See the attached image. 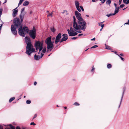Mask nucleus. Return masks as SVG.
I'll use <instances>...</instances> for the list:
<instances>
[{"label": "nucleus", "mask_w": 129, "mask_h": 129, "mask_svg": "<svg viewBox=\"0 0 129 129\" xmlns=\"http://www.w3.org/2000/svg\"><path fill=\"white\" fill-rule=\"evenodd\" d=\"M78 21V22L73 23V28L71 27L70 29H68L67 31L69 34V36H74L77 34V33L75 32L76 31L79 33H81V31H77L78 30H82L85 31L86 28V22Z\"/></svg>", "instance_id": "obj_1"}, {"label": "nucleus", "mask_w": 129, "mask_h": 129, "mask_svg": "<svg viewBox=\"0 0 129 129\" xmlns=\"http://www.w3.org/2000/svg\"><path fill=\"white\" fill-rule=\"evenodd\" d=\"M22 22L21 20L20 21V19L17 18H16L13 20V23L14 25H15L17 27L19 28L18 31L19 35L24 37L26 33H28L29 29L26 26L22 27Z\"/></svg>", "instance_id": "obj_2"}, {"label": "nucleus", "mask_w": 129, "mask_h": 129, "mask_svg": "<svg viewBox=\"0 0 129 129\" xmlns=\"http://www.w3.org/2000/svg\"><path fill=\"white\" fill-rule=\"evenodd\" d=\"M25 41L27 45L26 47V53L28 55L35 52V49L33 48L31 41L29 38L26 37L25 38Z\"/></svg>", "instance_id": "obj_3"}, {"label": "nucleus", "mask_w": 129, "mask_h": 129, "mask_svg": "<svg viewBox=\"0 0 129 129\" xmlns=\"http://www.w3.org/2000/svg\"><path fill=\"white\" fill-rule=\"evenodd\" d=\"M51 37L50 36L47 38L45 41V43L47 45L48 49L47 51H48L50 49V50H51L53 48V43L54 42H53L52 43L51 42Z\"/></svg>", "instance_id": "obj_4"}, {"label": "nucleus", "mask_w": 129, "mask_h": 129, "mask_svg": "<svg viewBox=\"0 0 129 129\" xmlns=\"http://www.w3.org/2000/svg\"><path fill=\"white\" fill-rule=\"evenodd\" d=\"M43 42L42 41H36V42L35 45L36 47V49L37 50H39V52L38 54L40 53V51L42 50L43 48Z\"/></svg>", "instance_id": "obj_5"}, {"label": "nucleus", "mask_w": 129, "mask_h": 129, "mask_svg": "<svg viewBox=\"0 0 129 129\" xmlns=\"http://www.w3.org/2000/svg\"><path fill=\"white\" fill-rule=\"evenodd\" d=\"M75 14L78 20V21H79L80 22L81 21L84 22H86L83 19L81 14L78 11H76L75 12Z\"/></svg>", "instance_id": "obj_6"}, {"label": "nucleus", "mask_w": 129, "mask_h": 129, "mask_svg": "<svg viewBox=\"0 0 129 129\" xmlns=\"http://www.w3.org/2000/svg\"><path fill=\"white\" fill-rule=\"evenodd\" d=\"M11 28L13 34L15 35H16L17 33L15 25L13 24L11 25Z\"/></svg>", "instance_id": "obj_7"}, {"label": "nucleus", "mask_w": 129, "mask_h": 129, "mask_svg": "<svg viewBox=\"0 0 129 129\" xmlns=\"http://www.w3.org/2000/svg\"><path fill=\"white\" fill-rule=\"evenodd\" d=\"M61 34L60 33L55 38V44H57L59 42H60V41L61 40L60 39L61 37Z\"/></svg>", "instance_id": "obj_8"}, {"label": "nucleus", "mask_w": 129, "mask_h": 129, "mask_svg": "<svg viewBox=\"0 0 129 129\" xmlns=\"http://www.w3.org/2000/svg\"><path fill=\"white\" fill-rule=\"evenodd\" d=\"M29 34L31 38L34 39L35 38L36 35V32L35 31H33V30H30Z\"/></svg>", "instance_id": "obj_9"}, {"label": "nucleus", "mask_w": 129, "mask_h": 129, "mask_svg": "<svg viewBox=\"0 0 129 129\" xmlns=\"http://www.w3.org/2000/svg\"><path fill=\"white\" fill-rule=\"evenodd\" d=\"M63 37L60 41V43H61L63 41H66L68 39V35L66 34H64L63 35Z\"/></svg>", "instance_id": "obj_10"}, {"label": "nucleus", "mask_w": 129, "mask_h": 129, "mask_svg": "<svg viewBox=\"0 0 129 129\" xmlns=\"http://www.w3.org/2000/svg\"><path fill=\"white\" fill-rule=\"evenodd\" d=\"M43 55L44 54L42 53H41V54L40 56L39 55H38L36 54L34 55L35 59L36 60H38L39 59L43 57Z\"/></svg>", "instance_id": "obj_11"}, {"label": "nucleus", "mask_w": 129, "mask_h": 129, "mask_svg": "<svg viewBox=\"0 0 129 129\" xmlns=\"http://www.w3.org/2000/svg\"><path fill=\"white\" fill-rule=\"evenodd\" d=\"M75 5L77 10L79 12H80L81 10L80 8L79 4L78 2L76 1L75 2Z\"/></svg>", "instance_id": "obj_12"}, {"label": "nucleus", "mask_w": 129, "mask_h": 129, "mask_svg": "<svg viewBox=\"0 0 129 129\" xmlns=\"http://www.w3.org/2000/svg\"><path fill=\"white\" fill-rule=\"evenodd\" d=\"M18 7L14 9L13 12L12 16L13 17H15L17 15L18 13V10L16 9Z\"/></svg>", "instance_id": "obj_13"}, {"label": "nucleus", "mask_w": 129, "mask_h": 129, "mask_svg": "<svg viewBox=\"0 0 129 129\" xmlns=\"http://www.w3.org/2000/svg\"><path fill=\"white\" fill-rule=\"evenodd\" d=\"M25 14L24 12H21V14L20 15V17L22 21H23Z\"/></svg>", "instance_id": "obj_14"}, {"label": "nucleus", "mask_w": 129, "mask_h": 129, "mask_svg": "<svg viewBox=\"0 0 129 129\" xmlns=\"http://www.w3.org/2000/svg\"><path fill=\"white\" fill-rule=\"evenodd\" d=\"M125 89H126V88H125V87H124L123 88V92H122V96H121V101H120V105L119 106V107H120V105L121 104V102L122 101L123 98V95L124 94V92L125 91Z\"/></svg>", "instance_id": "obj_15"}, {"label": "nucleus", "mask_w": 129, "mask_h": 129, "mask_svg": "<svg viewBox=\"0 0 129 129\" xmlns=\"http://www.w3.org/2000/svg\"><path fill=\"white\" fill-rule=\"evenodd\" d=\"M119 11V7H116V8H115V9L114 12V13H113V15H115L116 14L118 13Z\"/></svg>", "instance_id": "obj_16"}, {"label": "nucleus", "mask_w": 129, "mask_h": 129, "mask_svg": "<svg viewBox=\"0 0 129 129\" xmlns=\"http://www.w3.org/2000/svg\"><path fill=\"white\" fill-rule=\"evenodd\" d=\"M29 4V2L27 1H25L23 4V5L24 6H26Z\"/></svg>", "instance_id": "obj_17"}, {"label": "nucleus", "mask_w": 129, "mask_h": 129, "mask_svg": "<svg viewBox=\"0 0 129 129\" xmlns=\"http://www.w3.org/2000/svg\"><path fill=\"white\" fill-rule=\"evenodd\" d=\"M123 1L124 4H128L129 3V0H123Z\"/></svg>", "instance_id": "obj_18"}, {"label": "nucleus", "mask_w": 129, "mask_h": 129, "mask_svg": "<svg viewBox=\"0 0 129 129\" xmlns=\"http://www.w3.org/2000/svg\"><path fill=\"white\" fill-rule=\"evenodd\" d=\"M112 67V65L111 64L109 63L108 64L107 66V67L108 69H110Z\"/></svg>", "instance_id": "obj_19"}, {"label": "nucleus", "mask_w": 129, "mask_h": 129, "mask_svg": "<svg viewBox=\"0 0 129 129\" xmlns=\"http://www.w3.org/2000/svg\"><path fill=\"white\" fill-rule=\"evenodd\" d=\"M24 0H20L18 4V7L20 5H21L23 1H24Z\"/></svg>", "instance_id": "obj_20"}, {"label": "nucleus", "mask_w": 129, "mask_h": 129, "mask_svg": "<svg viewBox=\"0 0 129 129\" xmlns=\"http://www.w3.org/2000/svg\"><path fill=\"white\" fill-rule=\"evenodd\" d=\"M15 99V98L14 97H12L11 98L9 101V102L10 103H11V102H12V101L14 100Z\"/></svg>", "instance_id": "obj_21"}, {"label": "nucleus", "mask_w": 129, "mask_h": 129, "mask_svg": "<svg viewBox=\"0 0 129 129\" xmlns=\"http://www.w3.org/2000/svg\"><path fill=\"white\" fill-rule=\"evenodd\" d=\"M111 3V1L110 0H108L106 2L107 4L110 5Z\"/></svg>", "instance_id": "obj_22"}, {"label": "nucleus", "mask_w": 129, "mask_h": 129, "mask_svg": "<svg viewBox=\"0 0 129 129\" xmlns=\"http://www.w3.org/2000/svg\"><path fill=\"white\" fill-rule=\"evenodd\" d=\"M51 30L52 32H53L55 31V29L54 27H52L51 28Z\"/></svg>", "instance_id": "obj_23"}, {"label": "nucleus", "mask_w": 129, "mask_h": 129, "mask_svg": "<svg viewBox=\"0 0 129 129\" xmlns=\"http://www.w3.org/2000/svg\"><path fill=\"white\" fill-rule=\"evenodd\" d=\"M53 11H52V12H51V13H48V15H47V16H51V17H52V14H53Z\"/></svg>", "instance_id": "obj_24"}, {"label": "nucleus", "mask_w": 129, "mask_h": 129, "mask_svg": "<svg viewBox=\"0 0 129 129\" xmlns=\"http://www.w3.org/2000/svg\"><path fill=\"white\" fill-rule=\"evenodd\" d=\"M46 48H44L42 50V53H43V54L45 53L46 52Z\"/></svg>", "instance_id": "obj_25"}, {"label": "nucleus", "mask_w": 129, "mask_h": 129, "mask_svg": "<svg viewBox=\"0 0 129 129\" xmlns=\"http://www.w3.org/2000/svg\"><path fill=\"white\" fill-rule=\"evenodd\" d=\"M113 13H111L110 14H109L107 15H106V16L108 17H109L111 16L112 15H113Z\"/></svg>", "instance_id": "obj_26"}, {"label": "nucleus", "mask_w": 129, "mask_h": 129, "mask_svg": "<svg viewBox=\"0 0 129 129\" xmlns=\"http://www.w3.org/2000/svg\"><path fill=\"white\" fill-rule=\"evenodd\" d=\"M31 101L30 100H28L26 101V103L27 104H29L30 103Z\"/></svg>", "instance_id": "obj_27"}, {"label": "nucleus", "mask_w": 129, "mask_h": 129, "mask_svg": "<svg viewBox=\"0 0 129 129\" xmlns=\"http://www.w3.org/2000/svg\"><path fill=\"white\" fill-rule=\"evenodd\" d=\"M9 126L10 127V128L12 129H15V127L11 124H10Z\"/></svg>", "instance_id": "obj_28"}, {"label": "nucleus", "mask_w": 129, "mask_h": 129, "mask_svg": "<svg viewBox=\"0 0 129 129\" xmlns=\"http://www.w3.org/2000/svg\"><path fill=\"white\" fill-rule=\"evenodd\" d=\"M73 105L76 106H78L80 105V104L77 102H75L73 104Z\"/></svg>", "instance_id": "obj_29"}, {"label": "nucleus", "mask_w": 129, "mask_h": 129, "mask_svg": "<svg viewBox=\"0 0 129 129\" xmlns=\"http://www.w3.org/2000/svg\"><path fill=\"white\" fill-rule=\"evenodd\" d=\"M111 48L110 46H106V49H110Z\"/></svg>", "instance_id": "obj_30"}, {"label": "nucleus", "mask_w": 129, "mask_h": 129, "mask_svg": "<svg viewBox=\"0 0 129 129\" xmlns=\"http://www.w3.org/2000/svg\"><path fill=\"white\" fill-rule=\"evenodd\" d=\"M98 47V46L97 45H95L92 47L91 48V49L94 48L96 47Z\"/></svg>", "instance_id": "obj_31"}, {"label": "nucleus", "mask_w": 129, "mask_h": 129, "mask_svg": "<svg viewBox=\"0 0 129 129\" xmlns=\"http://www.w3.org/2000/svg\"><path fill=\"white\" fill-rule=\"evenodd\" d=\"M77 22L76 21V19L75 16H73V23H75V22Z\"/></svg>", "instance_id": "obj_32"}, {"label": "nucleus", "mask_w": 129, "mask_h": 129, "mask_svg": "<svg viewBox=\"0 0 129 129\" xmlns=\"http://www.w3.org/2000/svg\"><path fill=\"white\" fill-rule=\"evenodd\" d=\"M80 9L83 12L84 11V9L82 6H80Z\"/></svg>", "instance_id": "obj_33"}, {"label": "nucleus", "mask_w": 129, "mask_h": 129, "mask_svg": "<svg viewBox=\"0 0 129 129\" xmlns=\"http://www.w3.org/2000/svg\"><path fill=\"white\" fill-rule=\"evenodd\" d=\"M118 55L120 58L123 61L124 60V59L123 57H121L119 55Z\"/></svg>", "instance_id": "obj_34"}, {"label": "nucleus", "mask_w": 129, "mask_h": 129, "mask_svg": "<svg viewBox=\"0 0 129 129\" xmlns=\"http://www.w3.org/2000/svg\"><path fill=\"white\" fill-rule=\"evenodd\" d=\"M95 70V68H94L93 66V67L92 69L91 70V72H93Z\"/></svg>", "instance_id": "obj_35"}, {"label": "nucleus", "mask_w": 129, "mask_h": 129, "mask_svg": "<svg viewBox=\"0 0 129 129\" xmlns=\"http://www.w3.org/2000/svg\"><path fill=\"white\" fill-rule=\"evenodd\" d=\"M3 11V10L2 9H0V16H1L2 15V12Z\"/></svg>", "instance_id": "obj_36"}, {"label": "nucleus", "mask_w": 129, "mask_h": 129, "mask_svg": "<svg viewBox=\"0 0 129 129\" xmlns=\"http://www.w3.org/2000/svg\"><path fill=\"white\" fill-rule=\"evenodd\" d=\"M30 125H36V124L35 123H34L33 122H31L30 123Z\"/></svg>", "instance_id": "obj_37"}, {"label": "nucleus", "mask_w": 129, "mask_h": 129, "mask_svg": "<svg viewBox=\"0 0 129 129\" xmlns=\"http://www.w3.org/2000/svg\"><path fill=\"white\" fill-rule=\"evenodd\" d=\"M37 114H35L34 116V117L33 118V119H34L36 117H37Z\"/></svg>", "instance_id": "obj_38"}, {"label": "nucleus", "mask_w": 129, "mask_h": 129, "mask_svg": "<svg viewBox=\"0 0 129 129\" xmlns=\"http://www.w3.org/2000/svg\"><path fill=\"white\" fill-rule=\"evenodd\" d=\"M124 6V4H122V5H121L120 6V8H123V7Z\"/></svg>", "instance_id": "obj_39"}, {"label": "nucleus", "mask_w": 129, "mask_h": 129, "mask_svg": "<svg viewBox=\"0 0 129 129\" xmlns=\"http://www.w3.org/2000/svg\"><path fill=\"white\" fill-rule=\"evenodd\" d=\"M33 30V31H35L36 32V29L34 27H33V29L31 30Z\"/></svg>", "instance_id": "obj_40"}, {"label": "nucleus", "mask_w": 129, "mask_h": 129, "mask_svg": "<svg viewBox=\"0 0 129 129\" xmlns=\"http://www.w3.org/2000/svg\"><path fill=\"white\" fill-rule=\"evenodd\" d=\"M24 9L25 8H23L22 9H21V12H23L24 11Z\"/></svg>", "instance_id": "obj_41"}, {"label": "nucleus", "mask_w": 129, "mask_h": 129, "mask_svg": "<svg viewBox=\"0 0 129 129\" xmlns=\"http://www.w3.org/2000/svg\"><path fill=\"white\" fill-rule=\"evenodd\" d=\"M77 38V37H75L72 38L71 39L72 40H75Z\"/></svg>", "instance_id": "obj_42"}, {"label": "nucleus", "mask_w": 129, "mask_h": 129, "mask_svg": "<svg viewBox=\"0 0 129 129\" xmlns=\"http://www.w3.org/2000/svg\"><path fill=\"white\" fill-rule=\"evenodd\" d=\"M122 0H119V5H120L121 3Z\"/></svg>", "instance_id": "obj_43"}, {"label": "nucleus", "mask_w": 129, "mask_h": 129, "mask_svg": "<svg viewBox=\"0 0 129 129\" xmlns=\"http://www.w3.org/2000/svg\"><path fill=\"white\" fill-rule=\"evenodd\" d=\"M103 22H102L100 23H99V26H101V24H102Z\"/></svg>", "instance_id": "obj_44"}, {"label": "nucleus", "mask_w": 129, "mask_h": 129, "mask_svg": "<svg viewBox=\"0 0 129 129\" xmlns=\"http://www.w3.org/2000/svg\"><path fill=\"white\" fill-rule=\"evenodd\" d=\"M0 129H3L2 125H0Z\"/></svg>", "instance_id": "obj_45"}, {"label": "nucleus", "mask_w": 129, "mask_h": 129, "mask_svg": "<svg viewBox=\"0 0 129 129\" xmlns=\"http://www.w3.org/2000/svg\"><path fill=\"white\" fill-rule=\"evenodd\" d=\"M106 0H103V1H102L101 2V3H102V4H103L105 2V1H106Z\"/></svg>", "instance_id": "obj_46"}, {"label": "nucleus", "mask_w": 129, "mask_h": 129, "mask_svg": "<svg viewBox=\"0 0 129 129\" xmlns=\"http://www.w3.org/2000/svg\"><path fill=\"white\" fill-rule=\"evenodd\" d=\"M104 24H101V26L102 27V28H103L104 27Z\"/></svg>", "instance_id": "obj_47"}, {"label": "nucleus", "mask_w": 129, "mask_h": 129, "mask_svg": "<svg viewBox=\"0 0 129 129\" xmlns=\"http://www.w3.org/2000/svg\"><path fill=\"white\" fill-rule=\"evenodd\" d=\"M16 129H20V128L19 127L17 126L16 127Z\"/></svg>", "instance_id": "obj_48"}, {"label": "nucleus", "mask_w": 129, "mask_h": 129, "mask_svg": "<svg viewBox=\"0 0 129 129\" xmlns=\"http://www.w3.org/2000/svg\"><path fill=\"white\" fill-rule=\"evenodd\" d=\"M95 38H93L91 39V41L95 40Z\"/></svg>", "instance_id": "obj_49"}, {"label": "nucleus", "mask_w": 129, "mask_h": 129, "mask_svg": "<svg viewBox=\"0 0 129 129\" xmlns=\"http://www.w3.org/2000/svg\"><path fill=\"white\" fill-rule=\"evenodd\" d=\"M37 84V82H35L34 83V85H36Z\"/></svg>", "instance_id": "obj_50"}, {"label": "nucleus", "mask_w": 129, "mask_h": 129, "mask_svg": "<svg viewBox=\"0 0 129 129\" xmlns=\"http://www.w3.org/2000/svg\"><path fill=\"white\" fill-rule=\"evenodd\" d=\"M125 24H129V22H126Z\"/></svg>", "instance_id": "obj_51"}, {"label": "nucleus", "mask_w": 129, "mask_h": 129, "mask_svg": "<svg viewBox=\"0 0 129 129\" xmlns=\"http://www.w3.org/2000/svg\"><path fill=\"white\" fill-rule=\"evenodd\" d=\"M113 52H114L116 54L118 55L117 54V52L116 51H113Z\"/></svg>", "instance_id": "obj_52"}, {"label": "nucleus", "mask_w": 129, "mask_h": 129, "mask_svg": "<svg viewBox=\"0 0 129 129\" xmlns=\"http://www.w3.org/2000/svg\"><path fill=\"white\" fill-rule=\"evenodd\" d=\"M2 24L0 26V30H1V28L2 27Z\"/></svg>", "instance_id": "obj_53"}, {"label": "nucleus", "mask_w": 129, "mask_h": 129, "mask_svg": "<svg viewBox=\"0 0 129 129\" xmlns=\"http://www.w3.org/2000/svg\"><path fill=\"white\" fill-rule=\"evenodd\" d=\"M83 35V34H79L78 35V36H82V35Z\"/></svg>", "instance_id": "obj_54"}, {"label": "nucleus", "mask_w": 129, "mask_h": 129, "mask_svg": "<svg viewBox=\"0 0 129 129\" xmlns=\"http://www.w3.org/2000/svg\"><path fill=\"white\" fill-rule=\"evenodd\" d=\"M120 56V55L121 56H123V54H122V53H121V54H120L119 55Z\"/></svg>", "instance_id": "obj_55"}, {"label": "nucleus", "mask_w": 129, "mask_h": 129, "mask_svg": "<svg viewBox=\"0 0 129 129\" xmlns=\"http://www.w3.org/2000/svg\"><path fill=\"white\" fill-rule=\"evenodd\" d=\"M114 5L115 6V8H116V7H117V5L115 3L114 4Z\"/></svg>", "instance_id": "obj_56"}, {"label": "nucleus", "mask_w": 129, "mask_h": 129, "mask_svg": "<svg viewBox=\"0 0 129 129\" xmlns=\"http://www.w3.org/2000/svg\"><path fill=\"white\" fill-rule=\"evenodd\" d=\"M32 13V11H30V13H29L30 14H31Z\"/></svg>", "instance_id": "obj_57"}, {"label": "nucleus", "mask_w": 129, "mask_h": 129, "mask_svg": "<svg viewBox=\"0 0 129 129\" xmlns=\"http://www.w3.org/2000/svg\"><path fill=\"white\" fill-rule=\"evenodd\" d=\"M55 37H54L52 38V40H55Z\"/></svg>", "instance_id": "obj_58"}, {"label": "nucleus", "mask_w": 129, "mask_h": 129, "mask_svg": "<svg viewBox=\"0 0 129 129\" xmlns=\"http://www.w3.org/2000/svg\"><path fill=\"white\" fill-rule=\"evenodd\" d=\"M64 108L65 109H67V107H64Z\"/></svg>", "instance_id": "obj_59"}, {"label": "nucleus", "mask_w": 129, "mask_h": 129, "mask_svg": "<svg viewBox=\"0 0 129 129\" xmlns=\"http://www.w3.org/2000/svg\"><path fill=\"white\" fill-rule=\"evenodd\" d=\"M86 16L87 17H88L89 16L88 15H86Z\"/></svg>", "instance_id": "obj_60"}, {"label": "nucleus", "mask_w": 129, "mask_h": 129, "mask_svg": "<svg viewBox=\"0 0 129 129\" xmlns=\"http://www.w3.org/2000/svg\"><path fill=\"white\" fill-rule=\"evenodd\" d=\"M103 28H102L101 29H100V31H101L102 29Z\"/></svg>", "instance_id": "obj_61"}, {"label": "nucleus", "mask_w": 129, "mask_h": 129, "mask_svg": "<svg viewBox=\"0 0 129 129\" xmlns=\"http://www.w3.org/2000/svg\"><path fill=\"white\" fill-rule=\"evenodd\" d=\"M24 98H25V96H24L23 97Z\"/></svg>", "instance_id": "obj_62"}, {"label": "nucleus", "mask_w": 129, "mask_h": 129, "mask_svg": "<svg viewBox=\"0 0 129 129\" xmlns=\"http://www.w3.org/2000/svg\"><path fill=\"white\" fill-rule=\"evenodd\" d=\"M47 12H49V11H47Z\"/></svg>", "instance_id": "obj_63"}, {"label": "nucleus", "mask_w": 129, "mask_h": 129, "mask_svg": "<svg viewBox=\"0 0 129 129\" xmlns=\"http://www.w3.org/2000/svg\"><path fill=\"white\" fill-rule=\"evenodd\" d=\"M22 129H26V128H22Z\"/></svg>", "instance_id": "obj_64"}]
</instances>
